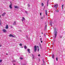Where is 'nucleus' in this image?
Returning a JSON list of instances; mask_svg holds the SVG:
<instances>
[{
  "mask_svg": "<svg viewBox=\"0 0 65 65\" xmlns=\"http://www.w3.org/2000/svg\"><path fill=\"white\" fill-rule=\"evenodd\" d=\"M54 32H55V36L54 37V38H56V37H57V32L56 31V29L54 28Z\"/></svg>",
  "mask_w": 65,
  "mask_h": 65,
  "instance_id": "f257e3e1",
  "label": "nucleus"
},
{
  "mask_svg": "<svg viewBox=\"0 0 65 65\" xmlns=\"http://www.w3.org/2000/svg\"><path fill=\"white\" fill-rule=\"evenodd\" d=\"M34 51L35 52H36L37 51V46H34Z\"/></svg>",
  "mask_w": 65,
  "mask_h": 65,
  "instance_id": "f03ea898",
  "label": "nucleus"
},
{
  "mask_svg": "<svg viewBox=\"0 0 65 65\" xmlns=\"http://www.w3.org/2000/svg\"><path fill=\"white\" fill-rule=\"evenodd\" d=\"M54 7H55L56 9H57V7H58V4H56V5H55L54 6Z\"/></svg>",
  "mask_w": 65,
  "mask_h": 65,
  "instance_id": "7ed1b4c3",
  "label": "nucleus"
},
{
  "mask_svg": "<svg viewBox=\"0 0 65 65\" xmlns=\"http://www.w3.org/2000/svg\"><path fill=\"white\" fill-rule=\"evenodd\" d=\"M9 37H15L14 36H13L12 34H11L9 35Z\"/></svg>",
  "mask_w": 65,
  "mask_h": 65,
  "instance_id": "20e7f679",
  "label": "nucleus"
},
{
  "mask_svg": "<svg viewBox=\"0 0 65 65\" xmlns=\"http://www.w3.org/2000/svg\"><path fill=\"white\" fill-rule=\"evenodd\" d=\"M5 14H6V13L5 12H4L2 14V17H4V15H5Z\"/></svg>",
  "mask_w": 65,
  "mask_h": 65,
  "instance_id": "39448f33",
  "label": "nucleus"
},
{
  "mask_svg": "<svg viewBox=\"0 0 65 65\" xmlns=\"http://www.w3.org/2000/svg\"><path fill=\"white\" fill-rule=\"evenodd\" d=\"M2 31H3V32L4 33H6V30L5 29H3Z\"/></svg>",
  "mask_w": 65,
  "mask_h": 65,
  "instance_id": "423d86ee",
  "label": "nucleus"
},
{
  "mask_svg": "<svg viewBox=\"0 0 65 65\" xmlns=\"http://www.w3.org/2000/svg\"><path fill=\"white\" fill-rule=\"evenodd\" d=\"M12 5L11 4H10L9 5V7L10 9H12Z\"/></svg>",
  "mask_w": 65,
  "mask_h": 65,
  "instance_id": "0eeeda50",
  "label": "nucleus"
},
{
  "mask_svg": "<svg viewBox=\"0 0 65 65\" xmlns=\"http://www.w3.org/2000/svg\"><path fill=\"white\" fill-rule=\"evenodd\" d=\"M45 14L46 15H47V10H45Z\"/></svg>",
  "mask_w": 65,
  "mask_h": 65,
  "instance_id": "6e6552de",
  "label": "nucleus"
},
{
  "mask_svg": "<svg viewBox=\"0 0 65 65\" xmlns=\"http://www.w3.org/2000/svg\"><path fill=\"white\" fill-rule=\"evenodd\" d=\"M16 25V22L15 21H14L13 24V25Z\"/></svg>",
  "mask_w": 65,
  "mask_h": 65,
  "instance_id": "1a4fd4ad",
  "label": "nucleus"
},
{
  "mask_svg": "<svg viewBox=\"0 0 65 65\" xmlns=\"http://www.w3.org/2000/svg\"><path fill=\"white\" fill-rule=\"evenodd\" d=\"M39 46L40 47V48H41V49H42V47H41V44H40V43H39Z\"/></svg>",
  "mask_w": 65,
  "mask_h": 65,
  "instance_id": "9d476101",
  "label": "nucleus"
},
{
  "mask_svg": "<svg viewBox=\"0 0 65 65\" xmlns=\"http://www.w3.org/2000/svg\"><path fill=\"white\" fill-rule=\"evenodd\" d=\"M14 8H18V7L17 6H15L14 7Z\"/></svg>",
  "mask_w": 65,
  "mask_h": 65,
  "instance_id": "9b49d317",
  "label": "nucleus"
},
{
  "mask_svg": "<svg viewBox=\"0 0 65 65\" xmlns=\"http://www.w3.org/2000/svg\"><path fill=\"white\" fill-rule=\"evenodd\" d=\"M30 49H27V51L28 52H29V53H30Z\"/></svg>",
  "mask_w": 65,
  "mask_h": 65,
  "instance_id": "f8f14e48",
  "label": "nucleus"
},
{
  "mask_svg": "<svg viewBox=\"0 0 65 65\" xmlns=\"http://www.w3.org/2000/svg\"><path fill=\"white\" fill-rule=\"evenodd\" d=\"M8 25H7L6 27V28L7 29H8Z\"/></svg>",
  "mask_w": 65,
  "mask_h": 65,
  "instance_id": "ddd939ff",
  "label": "nucleus"
},
{
  "mask_svg": "<svg viewBox=\"0 0 65 65\" xmlns=\"http://www.w3.org/2000/svg\"><path fill=\"white\" fill-rule=\"evenodd\" d=\"M54 57H55V55L54 54H53L52 55V58L53 59H54Z\"/></svg>",
  "mask_w": 65,
  "mask_h": 65,
  "instance_id": "4468645a",
  "label": "nucleus"
},
{
  "mask_svg": "<svg viewBox=\"0 0 65 65\" xmlns=\"http://www.w3.org/2000/svg\"><path fill=\"white\" fill-rule=\"evenodd\" d=\"M2 24V22H1V21L0 20V26H1Z\"/></svg>",
  "mask_w": 65,
  "mask_h": 65,
  "instance_id": "2eb2a0df",
  "label": "nucleus"
},
{
  "mask_svg": "<svg viewBox=\"0 0 65 65\" xmlns=\"http://www.w3.org/2000/svg\"><path fill=\"white\" fill-rule=\"evenodd\" d=\"M24 48L25 49H26V48H27V46H24Z\"/></svg>",
  "mask_w": 65,
  "mask_h": 65,
  "instance_id": "dca6fc26",
  "label": "nucleus"
},
{
  "mask_svg": "<svg viewBox=\"0 0 65 65\" xmlns=\"http://www.w3.org/2000/svg\"><path fill=\"white\" fill-rule=\"evenodd\" d=\"M22 45L23 44H22L21 43L19 45H20V46H22Z\"/></svg>",
  "mask_w": 65,
  "mask_h": 65,
  "instance_id": "f3484780",
  "label": "nucleus"
},
{
  "mask_svg": "<svg viewBox=\"0 0 65 65\" xmlns=\"http://www.w3.org/2000/svg\"><path fill=\"white\" fill-rule=\"evenodd\" d=\"M46 27H47V26H46V25L45 26V29H46Z\"/></svg>",
  "mask_w": 65,
  "mask_h": 65,
  "instance_id": "a211bd4d",
  "label": "nucleus"
},
{
  "mask_svg": "<svg viewBox=\"0 0 65 65\" xmlns=\"http://www.w3.org/2000/svg\"><path fill=\"white\" fill-rule=\"evenodd\" d=\"M22 19H23V20H24V21H25V19L23 17L22 18Z\"/></svg>",
  "mask_w": 65,
  "mask_h": 65,
  "instance_id": "6ab92c4d",
  "label": "nucleus"
},
{
  "mask_svg": "<svg viewBox=\"0 0 65 65\" xmlns=\"http://www.w3.org/2000/svg\"><path fill=\"white\" fill-rule=\"evenodd\" d=\"M2 61V60L1 59L0 60V63H1Z\"/></svg>",
  "mask_w": 65,
  "mask_h": 65,
  "instance_id": "aec40b11",
  "label": "nucleus"
},
{
  "mask_svg": "<svg viewBox=\"0 0 65 65\" xmlns=\"http://www.w3.org/2000/svg\"><path fill=\"white\" fill-rule=\"evenodd\" d=\"M42 6H43V5H44V4L43 3H42Z\"/></svg>",
  "mask_w": 65,
  "mask_h": 65,
  "instance_id": "412c9836",
  "label": "nucleus"
},
{
  "mask_svg": "<svg viewBox=\"0 0 65 65\" xmlns=\"http://www.w3.org/2000/svg\"><path fill=\"white\" fill-rule=\"evenodd\" d=\"M25 13H26L27 14H28V12H27V11H25Z\"/></svg>",
  "mask_w": 65,
  "mask_h": 65,
  "instance_id": "4be33fe9",
  "label": "nucleus"
},
{
  "mask_svg": "<svg viewBox=\"0 0 65 65\" xmlns=\"http://www.w3.org/2000/svg\"><path fill=\"white\" fill-rule=\"evenodd\" d=\"M27 5H28V7H29L30 6V5H29V4H28Z\"/></svg>",
  "mask_w": 65,
  "mask_h": 65,
  "instance_id": "5701e85b",
  "label": "nucleus"
},
{
  "mask_svg": "<svg viewBox=\"0 0 65 65\" xmlns=\"http://www.w3.org/2000/svg\"><path fill=\"white\" fill-rule=\"evenodd\" d=\"M39 48H38V51L39 52Z\"/></svg>",
  "mask_w": 65,
  "mask_h": 65,
  "instance_id": "b1692460",
  "label": "nucleus"
},
{
  "mask_svg": "<svg viewBox=\"0 0 65 65\" xmlns=\"http://www.w3.org/2000/svg\"><path fill=\"white\" fill-rule=\"evenodd\" d=\"M56 61H58V57H56Z\"/></svg>",
  "mask_w": 65,
  "mask_h": 65,
  "instance_id": "393cba45",
  "label": "nucleus"
},
{
  "mask_svg": "<svg viewBox=\"0 0 65 65\" xmlns=\"http://www.w3.org/2000/svg\"><path fill=\"white\" fill-rule=\"evenodd\" d=\"M20 59H21V60H22L23 59V58L22 57H20Z\"/></svg>",
  "mask_w": 65,
  "mask_h": 65,
  "instance_id": "a878e982",
  "label": "nucleus"
},
{
  "mask_svg": "<svg viewBox=\"0 0 65 65\" xmlns=\"http://www.w3.org/2000/svg\"><path fill=\"white\" fill-rule=\"evenodd\" d=\"M48 1H47V4H48Z\"/></svg>",
  "mask_w": 65,
  "mask_h": 65,
  "instance_id": "bb28decb",
  "label": "nucleus"
},
{
  "mask_svg": "<svg viewBox=\"0 0 65 65\" xmlns=\"http://www.w3.org/2000/svg\"><path fill=\"white\" fill-rule=\"evenodd\" d=\"M64 5H62V9H63V6Z\"/></svg>",
  "mask_w": 65,
  "mask_h": 65,
  "instance_id": "cd10ccee",
  "label": "nucleus"
},
{
  "mask_svg": "<svg viewBox=\"0 0 65 65\" xmlns=\"http://www.w3.org/2000/svg\"><path fill=\"white\" fill-rule=\"evenodd\" d=\"M56 12H59V10H57V11L56 10Z\"/></svg>",
  "mask_w": 65,
  "mask_h": 65,
  "instance_id": "c85d7f7f",
  "label": "nucleus"
},
{
  "mask_svg": "<svg viewBox=\"0 0 65 65\" xmlns=\"http://www.w3.org/2000/svg\"><path fill=\"white\" fill-rule=\"evenodd\" d=\"M43 17H41V19H43Z\"/></svg>",
  "mask_w": 65,
  "mask_h": 65,
  "instance_id": "c756f323",
  "label": "nucleus"
},
{
  "mask_svg": "<svg viewBox=\"0 0 65 65\" xmlns=\"http://www.w3.org/2000/svg\"><path fill=\"white\" fill-rule=\"evenodd\" d=\"M32 58H33V59L34 58V55H32Z\"/></svg>",
  "mask_w": 65,
  "mask_h": 65,
  "instance_id": "7c9ffc66",
  "label": "nucleus"
},
{
  "mask_svg": "<svg viewBox=\"0 0 65 65\" xmlns=\"http://www.w3.org/2000/svg\"><path fill=\"white\" fill-rule=\"evenodd\" d=\"M43 61L44 63V60H43Z\"/></svg>",
  "mask_w": 65,
  "mask_h": 65,
  "instance_id": "2f4dec72",
  "label": "nucleus"
},
{
  "mask_svg": "<svg viewBox=\"0 0 65 65\" xmlns=\"http://www.w3.org/2000/svg\"><path fill=\"white\" fill-rule=\"evenodd\" d=\"M21 20H22V22H23V21H24V20L23 19H22Z\"/></svg>",
  "mask_w": 65,
  "mask_h": 65,
  "instance_id": "473e14b6",
  "label": "nucleus"
},
{
  "mask_svg": "<svg viewBox=\"0 0 65 65\" xmlns=\"http://www.w3.org/2000/svg\"><path fill=\"white\" fill-rule=\"evenodd\" d=\"M16 62V61H15V60H14L13 61V62Z\"/></svg>",
  "mask_w": 65,
  "mask_h": 65,
  "instance_id": "72a5a7b5",
  "label": "nucleus"
},
{
  "mask_svg": "<svg viewBox=\"0 0 65 65\" xmlns=\"http://www.w3.org/2000/svg\"><path fill=\"white\" fill-rule=\"evenodd\" d=\"M38 56H39H39H40V54Z\"/></svg>",
  "mask_w": 65,
  "mask_h": 65,
  "instance_id": "f704fd0d",
  "label": "nucleus"
},
{
  "mask_svg": "<svg viewBox=\"0 0 65 65\" xmlns=\"http://www.w3.org/2000/svg\"><path fill=\"white\" fill-rule=\"evenodd\" d=\"M40 15H41V13H40Z\"/></svg>",
  "mask_w": 65,
  "mask_h": 65,
  "instance_id": "c9c22d12",
  "label": "nucleus"
},
{
  "mask_svg": "<svg viewBox=\"0 0 65 65\" xmlns=\"http://www.w3.org/2000/svg\"><path fill=\"white\" fill-rule=\"evenodd\" d=\"M37 48H39V47H38V46H37Z\"/></svg>",
  "mask_w": 65,
  "mask_h": 65,
  "instance_id": "e433bc0d",
  "label": "nucleus"
},
{
  "mask_svg": "<svg viewBox=\"0 0 65 65\" xmlns=\"http://www.w3.org/2000/svg\"><path fill=\"white\" fill-rule=\"evenodd\" d=\"M2 45H1L0 44V47H1Z\"/></svg>",
  "mask_w": 65,
  "mask_h": 65,
  "instance_id": "4c0bfd02",
  "label": "nucleus"
},
{
  "mask_svg": "<svg viewBox=\"0 0 65 65\" xmlns=\"http://www.w3.org/2000/svg\"><path fill=\"white\" fill-rule=\"evenodd\" d=\"M39 61H40V59L39 58Z\"/></svg>",
  "mask_w": 65,
  "mask_h": 65,
  "instance_id": "58836bf2",
  "label": "nucleus"
},
{
  "mask_svg": "<svg viewBox=\"0 0 65 65\" xmlns=\"http://www.w3.org/2000/svg\"><path fill=\"white\" fill-rule=\"evenodd\" d=\"M62 37V36H60V38H61Z\"/></svg>",
  "mask_w": 65,
  "mask_h": 65,
  "instance_id": "ea45409f",
  "label": "nucleus"
},
{
  "mask_svg": "<svg viewBox=\"0 0 65 65\" xmlns=\"http://www.w3.org/2000/svg\"><path fill=\"white\" fill-rule=\"evenodd\" d=\"M50 24H51V25L52 24V22L50 23Z\"/></svg>",
  "mask_w": 65,
  "mask_h": 65,
  "instance_id": "a19ab883",
  "label": "nucleus"
},
{
  "mask_svg": "<svg viewBox=\"0 0 65 65\" xmlns=\"http://www.w3.org/2000/svg\"><path fill=\"white\" fill-rule=\"evenodd\" d=\"M13 65H15V64H14V63L13 64Z\"/></svg>",
  "mask_w": 65,
  "mask_h": 65,
  "instance_id": "79ce46f5",
  "label": "nucleus"
},
{
  "mask_svg": "<svg viewBox=\"0 0 65 65\" xmlns=\"http://www.w3.org/2000/svg\"><path fill=\"white\" fill-rule=\"evenodd\" d=\"M48 4H47V6H48Z\"/></svg>",
  "mask_w": 65,
  "mask_h": 65,
  "instance_id": "37998d69",
  "label": "nucleus"
},
{
  "mask_svg": "<svg viewBox=\"0 0 65 65\" xmlns=\"http://www.w3.org/2000/svg\"><path fill=\"white\" fill-rule=\"evenodd\" d=\"M26 37H27V38H28V36H26Z\"/></svg>",
  "mask_w": 65,
  "mask_h": 65,
  "instance_id": "c03bdc74",
  "label": "nucleus"
},
{
  "mask_svg": "<svg viewBox=\"0 0 65 65\" xmlns=\"http://www.w3.org/2000/svg\"><path fill=\"white\" fill-rule=\"evenodd\" d=\"M41 43L42 42V41H41Z\"/></svg>",
  "mask_w": 65,
  "mask_h": 65,
  "instance_id": "a18cd8bd",
  "label": "nucleus"
},
{
  "mask_svg": "<svg viewBox=\"0 0 65 65\" xmlns=\"http://www.w3.org/2000/svg\"><path fill=\"white\" fill-rule=\"evenodd\" d=\"M49 0H47V1H49Z\"/></svg>",
  "mask_w": 65,
  "mask_h": 65,
  "instance_id": "49530a36",
  "label": "nucleus"
},
{
  "mask_svg": "<svg viewBox=\"0 0 65 65\" xmlns=\"http://www.w3.org/2000/svg\"><path fill=\"white\" fill-rule=\"evenodd\" d=\"M0 18H1V15H0Z\"/></svg>",
  "mask_w": 65,
  "mask_h": 65,
  "instance_id": "de8ad7c7",
  "label": "nucleus"
},
{
  "mask_svg": "<svg viewBox=\"0 0 65 65\" xmlns=\"http://www.w3.org/2000/svg\"><path fill=\"white\" fill-rule=\"evenodd\" d=\"M6 55H7L8 54H6Z\"/></svg>",
  "mask_w": 65,
  "mask_h": 65,
  "instance_id": "09e8293b",
  "label": "nucleus"
},
{
  "mask_svg": "<svg viewBox=\"0 0 65 65\" xmlns=\"http://www.w3.org/2000/svg\"><path fill=\"white\" fill-rule=\"evenodd\" d=\"M40 39L41 40V39H41V38Z\"/></svg>",
  "mask_w": 65,
  "mask_h": 65,
  "instance_id": "8fccbe9b",
  "label": "nucleus"
},
{
  "mask_svg": "<svg viewBox=\"0 0 65 65\" xmlns=\"http://www.w3.org/2000/svg\"><path fill=\"white\" fill-rule=\"evenodd\" d=\"M42 34H43V33L42 32Z\"/></svg>",
  "mask_w": 65,
  "mask_h": 65,
  "instance_id": "3c124183",
  "label": "nucleus"
},
{
  "mask_svg": "<svg viewBox=\"0 0 65 65\" xmlns=\"http://www.w3.org/2000/svg\"><path fill=\"white\" fill-rule=\"evenodd\" d=\"M40 37H41V36H40Z\"/></svg>",
  "mask_w": 65,
  "mask_h": 65,
  "instance_id": "603ef678",
  "label": "nucleus"
},
{
  "mask_svg": "<svg viewBox=\"0 0 65 65\" xmlns=\"http://www.w3.org/2000/svg\"><path fill=\"white\" fill-rule=\"evenodd\" d=\"M42 65H43V64H42Z\"/></svg>",
  "mask_w": 65,
  "mask_h": 65,
  "instance_id": "864d4df0",
  "label": "nucleus"
},
{
  "mask_svg": "<svg viewBox=\"0 0 65 65\" xmlns=\"http://www.w3.org/2000/svg\"><path fill=\"white\" fill-rule=\"evenodd\" d=\"M43 10H44V9H43Z\"/></svg>",
  "mask_w": 65,
  "mask_h": 65,
  "instance_id": "5fc2aeb1",
  "label": "nucleus"
},
{
  "mask_svg": "<svg viewBox=\"0 0 65 65\" xmlns=\"http://www.w3.org/2000/svg\"><path fill=\"white\" fill-rule=\"evenodd\" d=\"M40 41H41V40H40Z\"/></svg>",
  "mask_w": 65,
  "mask_h": 65,
  "instance_id": "6e6d98bb",
  "label": "nucleus"
}]
</instances>
